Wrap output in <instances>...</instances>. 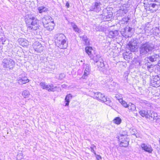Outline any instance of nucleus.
I'll return each mask as SVG.
<instances>
[{
  "label": "nucleus",
  "instance_id": "1",
  "mask_svg": "<svg viewBox=\"0 0 160 160\" xmlns=\"http://www.w3.org/2000/svg\"><path fill=\"white\" fill-rule=\"evenodd\" d=\"M25 21L29 30H36L38 28L39 20L32 15H27Z\"/></svg>",
  "mask_w": 160,
  "mask_h": 160
},
{
  "label": "nucleus",
  "instance_id": "2",
  "mask_svg": "<svg viewBox=\"0 0 160 160\" xmlns=\"http://www.w3.org/2000/svg\"><path fill=\"white\" fill-rule=\"evenodd\" d=\"M155 45L152 43L146 42L140 45L139 49L140 54L145 55L155 49Z\"/></svg>",
  "mask_w": 160,
  "mask_h": 160
},
{
  "label": "nucleus",
  "instance_id": "3",
  "mask_svg": "<svg viewBox=\"0 0 160 160\" xmlns=\"http://www.w3.org/2000/svg\"><path fill=\"white\" fill-rule=\"evenodd\" d=\"M55 42L56 45L61 49H65L67 48L68 42L65 36L62 33H58L55 36Z\"/></svg>",
  "mask_w": 160,
  "mask_h": 160
},
{
  "label": "nucleus",
  "instance_id": "4",
  "mask_svg": "<svg viewBox=\"0 0 160 160\" xmlns=\"http://www.w3.org/2000/svg\"><path fill=\"white\" fill-rule=\"evenodd\" d=\"M2 65L6 70H12L15 67V63L11 58H4L2 60Z\"/></svg>",
  "mask_w": 160,
  "mask_h": 160
},
{
  "label": "nucleus",
  "instance_id": "5",
  "mask_svg": "<svg viewBox=\"0 0 160 160\" xmlns=\"http://www.w3.org/2000/svg\"><path fill=\"white\" fill-rule=\"evenodd\" d=\"M121 34L126 38L130 37L133 33V30L132 28L127 26L121 30Z\"/></svg>",
  "mask_w": 160,
  "mask_h": 160
},
{
  "label": "nucleus",
  "instance_id": "6",
  "mask_svg": "<svg viewBox=\"0 0 160 160\" xmlns=\"http://www.w3.org/2000/svg\"><path fill=\"white\" fill-rule=\"evenodd\" d=\"M102 19L104 21H109L110 20L112 16V13L107 9H104L102 15Z\"/></svg>",
  "mask_w": 160,
  "mask_h": 160
},
{
  "label": "nucleus",
  "instance_id": "7",
  "mask_svg": "<svg viewBox=\"0 0 160 160\" xmlns=\"http://www.w3.org/2000/svg\"><path fill=\"white\" fill-rule=\"evenodd\" d=\"M120 138L119 139V141L120 142V146L124 147H128L129 140V139L128 138V136L126 135L121 134Z\"/></svg>",
  "mask_w": 160,
  "mask_h": 160
},
{
  "label": "nucleus",
  "instance_id": "8",
  "mask_svg": "<svg viewBox=\"0 0 160 160\" xmlns=\"http://www.w3.org/2000/svg\"><path fill=\"white\" fill-rule=\"evenodd\" d=\"M40 85L42 89H46L48 92H54L56 91V89H57L58 88L57 87H54L53 84H51L49 85L46 84L45 82H40Z\"/></svg>",
  "mask_w": 160,
  "mask_h": 160
},
{
  "label": "nucleus",
  "instance_id": "9",
  "mask_svg": "<svg viewBox=\"0 0 160 160\" xmlns=\"http://www.w3.org/2000/svg\"><path fill=\"white\" fill-rule=\"evenodd\" d=\"M137 44V40L136 39L133 40V41L130 42L129 43L127 46V48L131 52H134L137 50L138 48Z\"/></svg>",
  "mask_w": 160,
  "mask_h": 160
},
{
  "label": "nucleus",
  "instance_id": "10",
  "mask_svg": "<svg viewBox=\"0 0 160 160\" xmlns=\"http://www.w3.org/2000/svg\"><path fill=\"white\" fill-rule=\"evenodd\" d=\"M83 68L85 69V70L82 78L83 79H85L90 74L91 71L90 66L89 64H83Z\"/></svg>",
  "mask_w": 160,
  "mask_h": 160
},
{
  "label": "nucleus",
  "instance_id": "11",
  "mask_svg": "<svg viewBox=\"0 0 160 160\" xmlns=\"http://www.w3.org/2000/svg\"><path fill=\"white\" fill-rule=\"evenodd\" d=\"M101 4L99 2H95L90 7V10L96 12H98L101 10Z\"/></svg>",
  "mask_w": 160,
  "mask_h": 160
},
{
  "label": "nucleus",
  "instance_id": "12",
  "mask_svg": "<svg viewBox=\"0 0 160 160\" xmlns=\"http://www.w3.org/2000/svg\"><path fill=\"white\" fill-rule=\"evenodd\" d=\"M94 94L93 96L94 98L97 100H100L102 101H105L107 100V98L105 97L104 95L100 92H93L92 95Z\"/></svg>",
  "mask_w": 160,
  "mask_h": 160
},
{
  "label": "nucleus",
  "instance_id": "13",
  "mask_svg": "<svg viewBox=\"0 0 160 160\" xmlns=\"http://www.w3.org/2000/svg\"><path fill=\"white\" fill-rule=\"evenodd\" d=\"M52 17L49 15L45 16L42 19V22L43 24H54V21Z\"/></svg>",
  "mask_w": 160,
  "mask_h": 160
},
{
  "label": "nucleus",
  "instance_id": "14",
  "mask_svg": "<svg viewBox=\"0 0 160 160\" xmlns=\"http://www.w3.org/2000/svg\"><path fill=\"white\" fill-rule=\"evenodd\" d=\"M158 3L156 4L146 2H144L145 8L148 9L149 8V9L148 10H150V11L152 10V8H155L156 7H158Z\"/></svg>",
  "mask_w": 160,
  "mask_h": 160
},
{
  "label": "nucleus",
  "instance_id": "15",
  "mask_svg": "<svg viewBox=\"0 0 160 160\" xmlns=\"http://www.w3.org/2000/svg\"><path fill=\"white\" fill-rule=\"evenodd\" d=\"M152 85L155 87H158L160 86V79L158 77H155L151 80Z\"/></svg>",
  "mask_w": 160,
  "mask_h": 160
},
{
  "label": "nucleus",
  "instance_id": "16",
  "mask_svg": "<svg viewBox=\"0 0 160 160\" xmlns=\"http://www.w3.org/2000/svg\"><path fill=\"white\" fill-rule=\"evenodd\" d=\"M33 47L34 50L38 52H40L44 49V47H42L40 43L36 42L33 44Z\"/></svg>",
  "mask_w": 160,
  "mask_h": 160
},
{
  "label": "nucleus",
  "instance_id": "17",
  "mask_svg": "<svg viewBox=\"0 0 160 160\" xmlns=\"http://www.w3.org/2000/svg\"><path fill=\"white\" fill-rule=\"evenodd\" d=\"M149 60L152 62L158 61L160 59V56L158 54L153 53L152 55L148 57Z\"/></svg>",
  "mask_w": 160,
  "mask_h": 160
},
{
  "label": "nucleus",
  "instance_id": "18",
  "mask_svg": "<svg viewBox=\"0 0 160 160\" xmlns=\"http://www.w3.org/2000/svg\"><path fill=\"white\" fill-rule=\"evenodd\" d=\"M141 147L143 150L149 153H151L153 150L151 146L148 144L142 143L141 145Z\"/></svg>",
  "mask_w": 160,
  "mask_h": 160
},
{
  "label": "nucleus",
  "instance_id": "19",
  "mask_svg": "<svg viewBox=\"0 0 160 160\" xmlns=\"http://www.w3.org/2000/svg\"><path fill=\"white\" fill-rule=\"evenodd\" d=\"M18 82L19 84L22 85L28 82L29 80L27 77H24L19 79Z\"/></svg>",
  "mask_w": 160,
  "mask_h": 160
},
{
  "label": "nucleus",
  "instance_id": "20",
  "mask_svg": "<svg viewBox=\"0 0 160 160\" xmlns=\"http://www.w3.org/2000/svg\"><path fill=\"white\" fill-rule=\"evenodd\" d=\"M18 42L22 46H27L28 44V42L26 39L23 38H19L18 39Z\"/></svg>",
  "mask_w": 160,
  "mask_h": 160
},
{
  "label": "nucleus",
  "instance_id": "21",
  "mask_svg": "<svg viewBox=\"0 0 160 160\" xmlns=\"http://www.w3.org/2000/svg\"><path fill=\"white\" fill-rule=\"evenodd\" d=\"M96 63L98 68L100 67L102 68L104 67V64L103 63V61L102 58H100L98 60L96 61Z\"/></svg>",
  "mask_w": 160,
  "mask_h": 160
},
{
  "label": "nucleus",
  "instance_id": "22",
  "mask_svg": "<svg viewBox=\"0 0 160 160\" xmlns=\"http://www.w3.org/2000/svg\"><path fill=\"white\" fill-rule=\"evenodd\" d=\"M51 24L49 25V24H43V26L46 30L49 31H51L54 29V25H52Z\"/></svg>",
  "mask_w": 160,
  "mask_h": 160
},
{
  "label": "nucleus",
  "instance_id": "23",
  "mask_svg": "<svg viewBox=\"0 0 160 160\" xmlns=\"http://www.w3.org/2000/svg\"><path fill=\"white\" fill-rule=\"evenodd\" d=\"M72 98V96L71 94H69L67 95L65 97V100L66 102L65 106H68L69 105L70 102L69 99Z\"/></svg>",
  "mask_w": 160,
  "mask_h": 160
},
{
  "label": "nucleus",
  "instance_id": "24",
  "mask_svg": "<svg viewBox=\"0 0 160 160\" xmlns=\"http://www.w3.org/2000/svg\"><path fill=\"white\" fill-rule=\"evenodd\" d=\"M92 48L91 47H86L85 48V51L88 54L90 58H92Z\"/></svg>",
  "mask_w": 160,
  "mask_h": 160
},
{
  "label": "nucleus",
  "instance_id": "25",
  "mask_svg": "<svg viewBox=\"0 0 160 160\" xmlns=\"http://www.w3.org/2000/svg\"><path fill=\"white\" fill-rule=\"evenodd\" d=\"M71 25L75 32L78 33H80L81 32V30L79 29L77 25L74 23H72Z\"/></svg>",
  "mask_w": 160,
  "mask_h": 160
},
{
  "label": "nucleus",
  "instance_id": "26",
  "mask_svg": "<svg viewBox=\"0 0 160 160\" xmlns=\"http://www.w3.org/2000/svg\"><path fill=\"white\" fill-rule=\"evenodd\" d=\"M139 113L140 115L142 117H145L146 118L148 117V110H142L139 112Z\"/></svg>",
  "mask_w": 160,
  "mask_h": 160
},
{
  "label": "nucleus",
  "instance_id": "27",
  "mask_svg": "<svg viewBox=\"0 0 160 160\" xmlns=\"http://www.w3.org/2000/svg\"><path fill=\"white\" fill-rule=\"evenodd\" d=\"M151 118L150 119L151 121H154V120H157L156 118L158 116L157 113L154 112H152V113L151 114Z\"/></svg>",
  "mask_w": 160,
  "mask_h": 160
},
{
  "label": "nucleus",
  "instance_id": "28",
  "mask_svg": "<svg viewBox=\"0 0 160 160\" xmlns=\"http://www.w3.org/2000/svg\"><path fill=\"white\" fill-rule=\"evenodd\" d=\"M82 39L83 41H84V44L88 45L89 44V41L88 38H87V36L86 35L83 36L82 37Z\"/></svg>",
  "mask_w": 160,
  "mask_h": 160
},
{
  "label": "nucleus",
  "instance_id": "29",
  "mask_svg": "<svg viewBox=\"0 0 160 160\" xmlns=\"http://www.w3.org/2000/svg\"><path fill=\"white\" fill-rule=\"evenodd\" d=\"M128 109L131 111H133L136 109L135 106L133 104L130 103L128 104Z\"/></svg>",
  "mask_w": 160,
  "mask_h": 160
},
{
  "label": "nucleus",
  "instance_id": "30",
  "mask_svg": "<svg viewBox=\"0 0 160 160\" xmlns=\"http://www.w3.org/2000/svg\"><path fill=\"white\" fill-rule=\"evenodd\" d=\"M38 10L40 13L45 12L48 11V9L43 6H41L38 8Z\"/></svg>",
  "mask_w": 160,
  "mask_h": 160
},
{
  "label": "nucleus",
  "instance_id": "31",
  "mask_svg": "<svg viewBox=\"0 0 160 160\" xmlns=\"http://www.w3.org/2000/svg\"><path fill=\"white\" fill-rule=\"evenodd\" d=\"M117 35V31H111L109 32L108 36H109V37L110 38H112L114 36H116V35Z\"/></svg>",
  "mask_w": 160,
  "mask_h": 160
},
{
  "label": "nucleus",
  "instance_id": "32",
  "mask_svg": "<svg viewBox=\"0 0 160 160\" xmlns=\"http://www.w3.org/2000/svg\"><path fill=\"white\" fill-rule=\"evenodd\" d=\"M121 119L119 117L116 118L113 120L114 123L117 124H119L121 122Z\"/></svg>",
  "mask_w": 160,
  "mask_h": 160
},
{
  "label": "nucleus",
  "instance_id": "33",
  "mask_svg": "<svg viewBox=\"0 0 160 160\" xmlns=\"http://www.w3.org/2000/svg\"><path fill=\"white\" fill-rule=\"evenodd\" d=\"M29 94V92L27 90H24L22 93V95L24 98L28 97Z\"/></svg>",
  "mask_w": 160,
  "mask_h": 160
},
{
  "label": "nucleus",
  "instance_id": "34",
  "mask_svg": "<svg viewBox=\"0 0 160 160\" xmlns=\"http://www.w3.org/2000/svg\"><path fill=\"white\" fill-rule=\"evenodd\" d=\"M95 29L98 31H103L104 30L105 28L99 25Z\"/></svg>",
  "mask_w": 160,
  "mask_h": 160
},
{
  "label": "nucleus",
  "instance_id": "35",
  "mask_svg": "<svg viewBox=\"0 0 160 160\" xmlns=\"http://www.w3.org/2000/svg\"><path fill=\"white\" fill-rule=\"evenodd\" d=\"M144 2H155L156 3H159L160 2V0H144Z\"/></svg>",
  "mask_w": 160,
  "mask_h": 160
},
{
  "label": "nucleus",
  "instance_id": "36",
  "mask_svg": "<svg viewBox=\"0 0 160 160\" xmlns=\"http://www.w3.org/2000/svg\"><path fill=\"white\" fill-rule=\"evenodd\" d=\"M121 104L125 108H128V104H127V103L125 101L122 100V99H121Z\"/></svg>",
  "mask_w": 160,
  "mask_h": 160
},
{
  "label": "nucleus",
  "instance_id": "37",
  "mask_svg": "<svg viewBox=\"0 0 160 160\" xmlns=\"http://www.w3.org/2000/svg\"><path fill=\"white\" fill-rule=\"evenodd\" d=\"M65 77V75L63 73H61L59 74L58 79L61 80L63 78Z\"/></svg>",
  "mask_w": 160,
  "mask_h": 160
},
{
  "label": "nucleus",
  "instance_id": "38",
  "mask_svg": "<svg viewBox=\"0 0 160 160\" xmlns=\"http://www.w3.org/2000/svg\"><path fill=\"white\" fill-rule=\"evenodd\" d=\"M129 20V18L128 17H125L122 18V20L123 21L125 22H128Z\"/></svg>",
  "mask_w": 160,
  "mask_h": 160
},
{
  "label": "nucleus",
  "instance_id": "39",
  "mask_svg": "<svg viewBox=\"0 0 160 160\" xmlns=\"http://www.w3.org/2000/svg\"><path fill=\"white\" fill-rule=\"evenodd\" d=\"M152 112H153L152 111H148V114H147L148 116V118H149V119H150V118H151V113H152Z\"/></svg>",
  "mask_w": 160,
  "mask_h": 160
},
{
  "label": "nucleus",
  "instance_id": "40",
  "mask_svg": "<svg viewBox=\"0 0 160 160\" xmlns=\"http://www.w3.org/2000/svg\"><path fill=\"white\" fill-rule=\"evenodd\" d=\"M103 102H106V104H109L111 102V101L109 100V99L108 98H107V100L105 101H103Z\"/></svg>",
  "mask_w": 160,
  "mask_h": 160
},
{
  "label": "nucleus",
  "instance_id": "41",
  "mask_svg": "<svg viewBox=\"0 0 160 160\" xmlns=\"http://www.w3.org/2000/svg\"><path fill=\"white\" fill-rule=\"evenodd\" d=\"M96 155V158L97 160H100L102 159L101 157L98 155Z\"/></svg>",
  "mask_w": 160,
  "mask_h": 160
},
{
  "label": "nucleus",
  "instance_id": "42",
  "mask_svg": "<svg viewBox=\"0 0 160 160\" xmlns=\"http://www.w3.org/2000/svg\"><path fill=\"white\" fill-rule=\"evenodd\" d=\"M90 148L91 149V151L92 152H93L95 155H96V153L95 151L94 150L93 148V147H90Z\"/></svg>",
  "mask_w": 160,
  "mask_h": 160
},
{
  "label": "nucleus",
  "instance_id": "43",
  "mask_svg": "<svg viewBox=\"0 0 160 160\" xmlns=\"http://www.w3.org/2000/svg\"><path fill=\"white\" fill-rule=\"evenodd\" d=\"M120 12H121L122 13H124V14L126 13L128 11L127 10H120Z\"/></svg>",
  "mask_w": 160,
  "mask_h": 160
},
{
  "label": "nucleus",
  "instance_id": "44",
  "mask_svg": "<svg viewBox=\"0 0 160 160\" xmlns=\"http://www.w3.org/2000/svg\"><path fill=\"white\" fill-rule=\"evenodd\" d=\"M66 6L67 7V8H68L69 7V3L68 2H67L66 3Z\"/></svg>",
  "mask_w": 160,
  "mask_h": 160
},
{
  "label": "nucleus",
  "instance_id": "45",
  "mask_svg": "<svg viewBox=\"0 0 160 160\" xmlns=\"http://www.w3.org/2000/svg\"><path fill=\"white\" fill-rule=\"evenodd\" d=\"M92 147H93V148H96V146H95L93 144L92 145Z\"/></svg>",
  "mask_w": 160,
  "mask_h": 160
},
{
  "label": "nucleus",
  "instance_id": "46",
  "mask_svg": "<svg viewBox=\"0 0 160 160\" xmlns=\"http://www.w3.org/2000/svg\"><path fill=\"white\" fill-rule=\"evenodd\" d=\"M119 101L120 102L121 104V102H122V100H121H121H119Z\"/></svg>",
  "mask_w": 160,
  "mask_h": 160
},
{
  "label": "nucleus",
  "instance_id": "47",
  "mask_svg": "<svg viewBox=\"0 0 160 160\" xmlns=\"http://www.w3.org/2000/svg\"><path fill=\"white\" fill-rule=\"evenodd\" d=\"M133 134L134 135H135V136H136V137H138V136H137L136 135V134H135L133 133V134Z\"/></svg>",
  "mask_w": 160,
  "mask_h": 160
},
{
  "label": "nucleus",
  "instance_id": "48",
  "mask_svg": "<svg viewBox=\"0 0 160 160\" xmlns=\"http://www.w3.org/2000/svg\"><path fill=\"white\" fill-rule=\"evenodd\" d=\"M133 130H135V129H133Z\"/></svg>",
  "mask_w": 160,
  "mask_h": 160
},
{
  "label": "nucleus",
  "instance_id": "49",
  "mask_svg": "<svg viewBox=\"0 0 160 160\" xmlns=\"http://www.w3.org/2000/svg\"><path fill=\"white\" fill-rule=\"evenodd\" d=\"M0 160H1L0 159Z\"/></svg>",
  "mask_w": 160,
  "mask_h": 160
}]
</instances>
